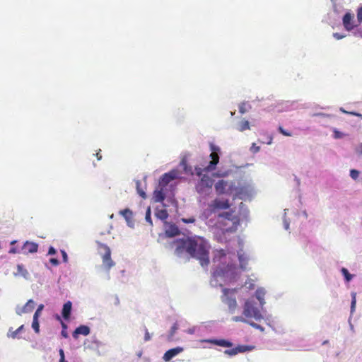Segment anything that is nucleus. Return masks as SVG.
<instances>
[{
    "label": "nucleus",
    "mask_w": 362,
    "mask_h": 362,
    "mask_svg": "<svg viewBox=\"0 0 362 362\" xmlns=\"http://www.w3.org/2000/svg\"><path fill=\"white\" fill-rule=\"evenodd\" d=\"M249 256L243 250L234 252L224 250L214 252L213 273L211 285L214 287L222 286L224 284L235 281L240 274V269L245 270Z\"/></svg>",
    "instance_id": "nucleus-1"
},
{
    "label": "nucleus",
    "mask_w": 362,
    "mask_h": 362,
    "mask_svg": "<svg viewBox=\"0 0 362 362\" xmlns=\"http://www.w3.org/2000/svg\"><path fill=\"white\" fill-rule=\"evenodd\" d=\"M171 247L175 249V254L180 257L189 255L199 259L202 267L207 266L209 263V243L202 237L194 236L177 239L171 243Z\"/></svg>",
    "instance_id": "nucleus-2"
},
{
    "label": "nucleus",
    "mask_w": 362,
    "mask_h": 362,
    "mask_svg": "<svg viewBox=\"0 0 362 362\" xmlns=\"http://www.w3.org/2000/svg\"><path fill=\"white\" fill-rule=\"evenodd\" d=\"M200 218L209 226L218 224L223 232H234L237 230L240 218L235 211H228L216 214V211L211 203L205 209Z\"/></svg>",
    "instance_id": "nucleus-3"
},
{
    "label": "nucleus",
    "mask_w": 362,
    "mask_h": 362,
    "mask_svg": "<svg viewBox=\"0 0 362 362\" xmlns=\"http://www.w3.org/2000/svg\"><path fill=\"white\" fill-rule=\"evenodd\" d=\"M209 148L210 151H211V154L209 155L211 160L209 161V164L205 167H195L194 174L197 176H201L202 172H211L214 170L216 168L217 164L219 162L221 148L213 143H210ZM180 166L182 167L185 173H191L192 175L194 174V173L192 171L191 168H189L187 166L186 161L182 160L180 163Z\"/></svg>",
    "instance_id": "nucleus-4"
},
{
    "label": "nucleus",
    "mask_w": 362,
    "mask_h": 362,
    "mask_svg": "<svg viewBox=\"0 0 362 362\" xmlns=\"http://www.w3.org/2000/svg\"><path fill=\"white\" fill-rule=\"evenodd\" d=\"M265 311L264 308L262 310L259 305L253 298L245 300L243 306V315L249 320L251 319L257 322L264 320L267 325L271 327V315H264Z\"/></svg>",
    "instance_id": "nucleus-5"
},
{
    "label": "nucleus",
    "mask_w": 362,
    "mask_h": 362,
    "mask_svg": "<svg viewBox=\"0 0 362 362\" xmlns=\"http://www.w3.org/2000/svg\"><path fill=\"white\" fill-rule=\"evenodd\" d=\"M96 244L98 245V253L102 258L103 267L108 272L115 265V262L111 258V250L105 243L96 241Z\"/></svg>",
    "instance_id": "nucleus-6"
},
{
    "label": "nucleus",
    "mask_w": 362,
    "mask_h": 362,
    "mask_svg": "<svg viewBox=\"0 0 362 362\" xmlns=\"http://www.w3.org/2000/svg\"><path fill=\"white\" fill-rule=\"evenodd\" d=\"M199 180L196 184L195 189L198 194L201 196H206L210 194L212 190L214 180L205 174L198 176Z\"/></svg>",
    "instance_id": "nucleus-7"
},
{
    "label": "nucleus",
    "mask_w": 362,
    "mask_h": 362,
    "mask_svg": "<svg viewBox=\"0 0 362 362\" xmlns=\"http://www.w3.org/2000/svg\"><path fill=\"white\" fill-rule=\"evenodd\" d=\"M254 193L255 187L251 180L240 182L238 185H236L235 196L241 199H245L252 197Z\"/></svg>",
    "instance_id": "nucleus-8"
},
{
    "label": "nucleus",
    "mask_w": 362,
    "mask_h": 362,
    "mask_svg": "<svg viewBox=\"0 0 362 362\" xmlns=\"http://www.w3.org/2000/svg\"><path fill=\"white\" fill-rule=\"evenodd\" d=\"M236 185L233 181L218 180L215 184V189L218 194H235Z\"/></svg>",
    "instance_id": "nucleus-9"
},
{
    "label": "nucleus",
    "mask_w": 362,
    "mask_h": 362,
    "mask_svg": "<svg viewBox=\"0 0 362 362\" xmlns=\"http://www.w3.org/2000/svg\"><path fill=\"white\" fill-rule=\"evenodd\" d=\"M236 291V289H223L222 301L228 306L231 313H234L238 305L235 296Z\"/></svg>",
    "instance_id": "nucleus-10"
},
{
    "label": "nucleus",
    "mask_w": 362,
    "mask_h": 362,
    "mask_svg": "<svg viewBox=\"0 0 362 362\" xmlns=\"http://www.w3.org/2000/svg\"><path fill=\"white\" fill-rule=\"evenodd\" d=\"M180 177V175L177 170H173L168 173H166L163 174L160 177L158 187L165 188L171 181L177 179Z\"/></svg>",
    "instance_id": "nucleus-11"
},
{
    "label": "nucleus",
    "mask_w": 362,
    "mask_h": 362,
    "mask_svg": "<svg viewBox=\"0 0 362 362\" xmlns=\"http://www.w3.org/2000/svg\"><path fill=\"white\" fill-rule=\"evenodd\" d=\"M354 16L350 12H346L342 18V23L347 31L352 30L356 25L354 24Z\"/></svg>",
    "instance_id": "nucleus-12"
},
{
    "label": "nucleus",
    "mask_w": 362,
    "mask_h": 362,
    "mask_svg": "<svg viewBox=\"0 0 362 362\" xmlns=\"http://www.w3.org/2000/svg\"><path fill=\"white\" fill-rule=\"evenodd\" d=\"M253 348L254 347L251 346L240 345L233 349L226 350L224 351V354L229 356H235L238 353H243L248 351H251L253 349Z\"/></svg>",
    "instance_id": "nucleus-13"
},
{
    "label": "nucleus",
    "mask_w": 362,
    "mask_h": 362,
    "mask_svg": "<svg viewBox=\"0 0 362 362\" xmlns=\"http://www.w3.org/2000/svg\"><path fill=\"white\" fill-rule=\"evenodd\" d=\"M22 252L25 255L35 253L38 250V245L34 242L25 241L21 248Z\"/></svg>",
    "instance_id": "nucleus-14"
},
{
    "label": "nucleus",
    "mask_w": 362,
    "mask_h": 362,
    "mask_svg": "<svg viewBox=\"0 0 362 362\" xmlns=\"http://www.w3.org/2000/svg\"><path fill=\"white\" fill-rule=\"evenodd\" d=\"M183 350H184V349L182 347H180V346H177L175 348L170 349L168 350L164 354V355L163 356V359L165 362H168V361H170L173 357L176 356L177 355H178L181 352H182Z\"/></svg>",
    "instance_id": "nucleus-15"
},
{
    "label": "nucleus",
    "mask_w": 362,
    "mask_h": 362,
    "mask_svg": "<svg viewBox=\"0 0 362 362\" xmlns=\"http://www.w3.org/2000/svg\"><path fill=\"white\" fill-rule=\"evenodd\" d=\"M119 214L126 220L127 226L133 228L134 227V221L133 220L132 211L129 209H126L124 210H121L119 211Z\"/></svg>",
    "instance_id": "nucleus-16"
},
{
    "label": "nucleus",
    "mask_w": 362,
    "mask_h": 362,
    "mask_svg": "<svg viewBox=\"0 0 362 362\" xmlns=\"http://www.w3.org/2000/svg\"><path fill=\"white\" fill-rule=\"evenodd\" d=\"M266 295V290L264 288H258L255 291V298L259 301V307L262 310L264 308L266 301L264 296Z\"/></svg>",
    "instance_id": "nucleus-17"
},
{
    "label": "nucleus",
    "mask_w": 362,
    "mask_h": 362,
    "mask_svg": "<svg viewBox=\"0 0 362 362\" xmlns=\"http://www.w3.org/2000/svg\"><path fill=\"white\" fill-rule=\"evenodd\" d=\"M212 206L216 209V211L219 209H226L229 207V203L227 199H216L211 202Z\"/></svg>",
    "instance_id": "nucleus-18"
},
{
    "label": "nucleus",
    "mask_w": 362,
    "mask_h": 362,
    "mask_svg": "<svg viewBox=\"0 0 362 362\" xmlns=\"http://www.w3.org/2000/svg\"><path fill=\"white\" fill-rule=\"evenodd\" d=\"M90 329L86 325H80L73 332V337L77 339L79 334L87 336L90 334Z\"/></svg>",
    "instance_id": "nucleus-19"
},
{
    "label": "nucleus",
    "mask_w": 362,
    "mask_h": 362,
    "mask_svg": "<svg viewBox=\"0 0 362 362\" xmlns=\"http://www.w3.org/2000/svg\"><path fill=\"white\" fill-rule=\"evenodd\" d=\"M202 341L214 344L223 347H231L233 346L230 341L225 339H204Z\"/></svg>",
    "instance_id": "nucleus-20"
},
{
    "label": "nucleus",
    "mask_w": 362,
    "mask_h": 362,
    "mask_svg": "<svg viewBox=\"0 0 362 362\" xmlns=\"http://www.w3.org/2000/svg\"><path fill=\"white\" fill-rule=\"evenodd\" d=\"M72 310V303L71 301L66 302L62 308V315L66 320L70 318V315Z\"/></svg>",
    "instance_id": "nucleus-21"
},
{
    "label": "nucleus",
    "mask_w": 362,
    "mask_h": 362,
    "mask_svg": "<svg viewBox=\"0 0 362 362\" xmlns=\"http://www.w3.org/2000/svg\"><path fill=\"white\" fill-rule=\"evenodd\" d=\"M24 330V325L20 326L16 330L13 331V328H9L7 332V337L12 339H21L20 334Z\"/></svg>",
    "instance_id": "nucleus-22"
},
{
    "label": "nucleus",
    "mask_w": 362,
    "mask_h": 362,
    "mask_svg": "<svg viewBox=\"0 0 362 362\" xmlns=\"http://www.w3.org/2000/svg\"><path fill=\"white\" fill-rule=\"evenodd\" d=\"M179 229L175 225H169L166 227L165 235L168 238H173L179 234Z\"/></svg>",
    "instance_id": "nucleus-23"
},
{
    "label": "nucleus",
    "mask_w": 362,
    "mask_h": 362,
    "mask_svg": "<svg viewBox=\"0 0 362 362\" xmlns=\"http://www.w3.org/2000/svg\"><path fill=\"white\" fill-rule=\"evenodd\" d=\"M159 189H156L153 192V199L155 202H162L165 197L164 193V188L158 187Z\"/></svg>",
    "instance_id": "nucleus-24"
},
{
    "label": "nucleus",
    "mask_w": 362,
    "mask_h": 362,
    "mask_svg": "<svg viewBox=\"0 0 362 362\" xmlns=\"http://www.w3.org/2000/svg\"><path fill=\"white\" fill-rule=\"evenodd\" d=\"M15 276H21L25 279H28L30 276L29 272L28 270L24 267L23 264H18L17 265V272L14 273Z\"/></svg>",
    "instance_id": "nucleus-25"
},
{
    "label": "nucleus",
    "mask_w": 362,
    "mask_h": 362,
    "mask_svg": "<svg viewBox=\"0 0 362 362\" xmlns=\"http://www.w3.org/2000/svg\"><path fill=\"white\" fill-rule=\"evenodd\" d=\"M35 307V302L33 300L30 299L28 300V302L25 303V305L22 308L21 312H26L30 313L31 312Z\"/></svg>",
    "instance_id": "nucleus-26"
},
{
    "label": "nucleus",
    "mask_w": 362,
    "mask_h": 362,
    "mask_svg": "<svg viewBox=\"0 0 362 362\" xmlns=\"http://www.w3.org/2000/svg\"><path fill=\"white\" fill-rule=\"evenodd\" d=\"M250 123L247 120H242L238 125V130L240 132H244L250 129Z\"/></svg>",
    "instance_id": "nucleus-27"
},
{
    "label": "nucleus",
    "mask_w": 362,
    "mask_h": 362,
    "mask_svg": "<svg viewBox=\"0 0 362 362\" xmlns=\"http://www.w3.org/2000/svg\"><path fill=\"white\" fill-rule=\"evenodd\" d=\"M156 216L160 220H165L168 216V214L165 209H160L157 211Z\"/></svg>",
    "instance_id": "nucleus-28"
},
{
    "label": "nucleus",
    "mask_w": 362,
    "mask_h": 362,
    "mask_svg": "<svg viewBox=\"0 0 362 362\" xmlns=\"http://www.w3.org/2000/svg\"><path fill=\"white\" fill-rule=\"evenodd\" d=\"M341 272L342 275L344 276V279L346 282H349L353 279L354 276L349 272L347 269H346L344 267L341 268Z\"/></svg>",
    "instance_id": "nucleus-29"
},
{
    "label": "nucleus",
    "mask_w": 362,
    "mask_h": 362,
    "mask_svg": "<svg viewBox=\"0 0 362 362\" xmlns=\"http://www.w3.org/2000/svg\"><path fill=\"white\" fill-rule=\"evenodd\" d=\"M360 174H361V172L356 169H351L349 171V176L354 181L358 180V179L360 176Z\"/></svg>",
    "instance_id": "nucleus-30"
},
{
    "label": "nucleus",
    "mask_w": 362,
    "mask_h": 362,
    "mask_svg": "<svg viewBox=\"0 0 362 362\" xmlns=\"http://www.w3.org/2000/svg\"><path fill=\"white\" fill-rule=\"evenodd\" d=\"M233 322H241L249 325L251 320H249L247 317H245L243 315L241 316H234L232 317Z\"/></svg>",
    "instance_id": "nucleus-31"
},
{
    "label": "nucleus",
    "mask_w": 362,
    "mask_h": 362,
    "mask_svg": "<svg viewBox=\"0 0 362 362\" xmlns=\"http://www.w3.org/2000/svg\"><path fill=\"white\" fill-rule=\"evenodd\" d=\"M351 313L352 314L355 311L356 304V293L352 292L351 294Z\"/></svg>",
    "instance_id": "nucleus-32"
},
{
    "label": "nucleus",
    "mask_w": 362,
    "mask_h": 362,
    "mask_svg": "<svg viewBox=\"0 0 362 362\" xmlns=\"http://www.w3.org/2000/svg\"><path fill=\"white\" fill-rule=\"evenodd\" d=\"M177 329H178V325L177 322H175L173 324V325L170 328V330L169 332V336H168L169 340H172L174 334L176 333Z\"/></svg>",
    "instance_id": "nucleus-33"
},
{
    "label": "nucleus",
    "mask_w": 362,
    "mask_h": 362,
    "mask_svg": "<svg viewBox=\"0 0 362 362\" xmlns=\"http://www.w3.org/2000/svg\"><path fill=\"white\" fill-rule=\"evenodd\" d=\"M333 137L336 139H342L345 136V134L343 133L342 132H340L336 128H333Z\"/></svg>",
    "instance_id": "nucleus-34"
},
{
    "label": "nucleus",
    "mask_w": 362,
    "mask_h": 362,
    "mask_svg": "<svg viewBox=\"0 0 362 362\" xmlns=\"http://www.w3.org/2000/svg\"><path fill=\"white\" fill-rule=\"evenodd\" d=\"M287 211H288V209H284V217H283L284 228L286 230H288L289 226H290V221L288 219H287L286 217Z\"/></svg>",
    "instance_id": "nucleus-35"
},
{
    "label": "nucleus",
    "mask_w": 362,
    "mask_h": 362,
    "mask_svg": "<svg viewBox=\"0 0 362 362\" xmlns=\"http://www.w3.org/2000/svg\"><path fill=\"white\" fill-rule=\"evenodd\" d=\"M140 185H141L140 181H136V185L137 192L143 199H146V192L143 189H141L140 188Z\"/></svg>",
    "instance_id": "nucleus-36"
},
{
    "label": "nucleus",
    "mask_w": 362,
    "mask_h": 362,
    "mask_svg": "<svg viewBox=\"0 0 362 362\" xmlns=\"http://www.w3.org/2000/svg\"><path fill=\"white\" fill-rule=\"evenodd\" d=\"M247 107L250 108V106L247 103H243L239 106V112L241 114H244L247 112Z\"/></svg>",
    "instance_id": "nucleus-37"
},
{
    "label": "nucleus",
    "mask_w": 362,
    "mask_h": 362,
    "mask_svg": "<svg viewBox=\"0 0 362 362\" xmlns=\"http://www.w3.org/2000/svg\"><path fill=\"white\" fill-rule=\"evenodd\" d=\"M32 328L36 333H38L40 332V325L38 319H33Z\"/></svg>",
    "instance_id": "nucleus-38"
},
{
    "label": "nucleus",
    "mask_w": 362,
    "mask_h": 362,
    "mask_svg": "<svg viewBox=\"0 0 362 362\" xmlns=\"http://www.w3.org/2000/svg\"><path fill=\"white\" fill-rule=\"evenodd\" d=\"M145 219L151 226L153 225V221L151 217V208L148 206L146 211Z\"/></svg>",
    "instance_id": "nucleus-39"
},
{
    "label": "nucleus",
    "mask_w": 362,
    "mask_h": 362,
    "mask_svg": "<svg viewBox=\"0 0 362 362\" xmlns=\"http://www.w3.org/2000/svg\"><path fill=\"white\" fill-rule=\"evenodd\" d=\"M44 308V305L43 304H40L38 305L35 313H34V315H33V318L35 319H38L39 318V316L41 314V312L42 311Z\"/></svg>",
    "instance_id": "nucleus-40"
},
{
    "label": "nucleus",
    "mask_w": 362,
    "mask_h": 362,
    "mask_svg": "<svg viewBox=\"0 0 362 362\" xmlns=\"http://www.w3.org/2000/svg\"><path fill=\"white\" fill-rule=\"evenodd\" d=\"M249 325L255 328V329H259L260 332H263L264 331V328L261 326L260 325L253 322V321H250V322H249Z\"/></svg>",
    "instance_id": "nucleus-41"
},
{
    "label": "nucleus",
    "mask_w": 362,
    "mask_h": 362,
    "mask_svg": "<svg viewBox=\"0 0 362 362\" xmlns=\"http://www.w3.org/2000/svg\"><path fill=\"white\" fill-rule=\"evenodd\" d=\"M339 110L344 113V114H348V115H354V116H356V117H359L362 119V115L360 114V113H358V112H348L346 110H345L343 107H340L339 108Z\"/></svg>",
    "instance_id": "nucleus-42"
},
{
    "label": "nucleus",
    "mask_w": 362,
    "mask_h": 362,
    "mask_svg": "<svg viewBox=\"0 0 362 362\" xmlns=\"http://www.w3.org/2000/svg\"><path fill=\"white\" fill-rule=\"evenodd\" d=\"M199 329V327L197 326H194L191 328H189L187 330H186V332L189 334H194L196 332H197Z\"/></svg>",
    "instance_id": "nucleus-43"
},
{
    "label": "nucleus",
    "mask_w": 362,
    "mask_h": 362,
    "mask_svg": "<svg viewBox=\"0 0 362 362\" xmlns=\"http://www.w3.org/2000/svg\"><path fill=\"white\" fill-rule=\"evenodd\" d=\"M245 286L249 289H252L255 286V284L252 279H248L245 281Z\"/></svg>",
    "instance_id": "nucleus-44"
},
{
    "label": "nucleus",
    "mask_w": 362,
    "mask_h": 362,
    "mask_svg": "<svg viewBox=\"0 0 362 362\" xmlns=\"http://www.w3.org/2000/svg\"><path fill=\"white\" fill-rule=\"evenodd\" d=\"M260 150V147L258 146H256L255 143L252 144V146L250 147V151L253 153H257Z\"/></svg>",
    "instance_id": "nucleus-45"
},
{
    "label": "nucleus",
    "mask_w": 362,
    "mask_h": 362,
    "mask_svg": "<svg viewBox=\"0 0 362 362\" xmlns=\"http://www.w3.org/2000/svg\"><path fill=\"white\" fill-rule=\"evenodd\" d=\"M59 356H60V358H59V362H68L65 360V355H64V352L63 351V349H59Z\"/></svg>",
    "instance_id": "nucleus-46"
},
{
    "label": "nucleus",
    "mask_w": 362,
    "mask_h": 362,
    "mask_svg": "<svg viewBox=\"0 0 362 362\" xmlns=\"http://www.w3.org/2000/svg\"><path fill=\"white\" fill-rule=\"evenodd\" d=\"M240 209L243 210V216L246 217L247 216L248 211L245 208V205L243 203H240Z\"/></svg>",
    "instance_id": "nucleus-47"
},
{
    "label": "nucleus",
    "mask_w": 362,
    "mask_h": 362,
    "mask_svg": "<svg viewBox=\"0 0 362 362\" xmlns=\"http://www.w3.org/2000/svg\"><path fill=\"white\" fill-rule=\"evenodd\" d=\"M279 131L281 134H282L284 136H291V134L287 131H286L284 129H283L281 127H279Z\"/></svg>",
    "instance_id": "nucleus-48"
},
{
    "label": "nucleus",
    "mask_w": 362,
    "mask_h": 362,
    "mask_svg": "<svg viewBox=\"0 0 362 362\" xmlns=\"http://www.w3.org/2000/svg\"><path fill=\"white\" fill-rule=\"evenodd\" d=\"M355 151L357 154L362 156V142L360 143L355 148Z\"/></svg>",
    "instance_id": "nucleus-49"
},
{
    "label": "nucleus",
    "mask_w": 362,
    "mask_h": 362,
    "mask_svg": "<svg viewBox=\"0 0 362 362\" xmlns=\"http://www.w3.org/2000/svg\"><path fill=\"white\" fill-rule=\"evenodd\" d=\"M333 37L336 40H341V39L345 37V35H343V34H341V33H333Z\"/></svg>",
    "instance_id": "nucleus-50"
},
{
    "label": "nucleus",
    "mask_w": 362,
    "mask_h": 362,
    "mask_svg": "<svg viewBox=\"0 0 362 362\" xmlns=\"http://www.w3.org/2000/svg\"><path fill=\"white\" fill-rule=\"evenodd\" d=\"M357 19L359 23H361L362 21V6L358 9Z\"/></svg>",
    "instance_id": "nucleus-51"
},
{
    "label": "nucleus",
    "mask_w": 362,
    "mask_h": 362,
    "mask_svg": "<svg viewBox=\"0 0 362 362\" xmlns=\"http://www.w3.org/2000/svg\"><path fill=\"white\" fill-rule=\"evenodd\" d=\"M151 337L150 333L148 332V329H145V335H144V341H148L151 339Z\"/></svg>",
    "instance_id": "nucleus-52"
},
{
    "label": "nucleus",
    "mask_w": 362,
    "mask_h": 362,
    "mask_svg": "<svg viewBox=\"0 0 362 362\" xmlns=\"http://www.w3.org/2000/svg\"><path fill=\"white\" fill-rule=\"evenodd\" d=\"M182 221L185 223H192L195 221V219L194 218H182Z\"/></svg>",
    "instance_id": "nucleus-53"
},
{
    "label": "nucleus",
    "mask_w": 362,
    "mask_h": 362,
    "mask_svg": "<svg viewBox=\"0 0 362 362\" xmlns=\"http://www.w3.org/2000/svg\"><path fill=\"white\" fill-rule=\"evenodd\" d=\"M61 253L62 255L63 262H67L68 261V255L64 250H61Z\"/></svg>",
    "instance_id": "nucleus-54"
},
{
    "label": "nucleus",
    "mask_w": 362,
    "mask_h": 362,
    "mask_svg": "<svg viewBox=\"0 0 362 362\" xmlns=\"http://www.w3.org/2000/svg\"><path fill=\"white\" fill-rule=\"evenodd\" d=\"M56 252H57L56 250L52 246H50L49 247V250H48L49 255H54L56 254Z\"/></svg>",
    "instance_id": "nucleus-55"
},
{
    "label": "nucleus",
    "mask_w": 362,
    "mask_h": 362,
    "mask_svg": "<svg viewBox=\"0 0 362 362\" xmlns=\"http://www.w3.org/2000/svg\"><path fill=\"white\" fill-rule=\"evenodd\" d=\"M49 262L52 264L54 265V266H57L59 264V262L57 259L56 258H51L49 259Z\"/></svg>",
    "instance_id": "nucleus-56"
},
{
    "label": "nucleus",
    "mask_w": 362,
    "mask_h": 362,
    "mask_svg": "<svg viewBox=\"0 0 362 362\" xmlns=\"http://www.w3.org/2000/svg\"><path fill=\"white\" fill-rule=\"evenodd\" d=\"M228 175V173L226 172L225 173H222L221 171H218L215 175L216 177H226V175Z\"/></svg>",
    "instance_id": "nucleus-57"
},
{
    "label": "nucleus",
    "mask_w": 362,
    "mask_h": 362,
    "mask_svg": "<svg viewBox=\"0 0 362 362\" xmlns=\"http://www.w3.org/2000/svg\"><path fill=\"white\" fill-rule=\"evenodd\" d=\"M21 311H22V308H19V307L16 308V313H17V315H21L23 313H26V312H21Z\"/></svg>",
    "instance_id": "nucleus-58"
},
{
    "label": "nucleus",
    "mask_w": 362,
    "mask_h": 362,
    "mask_svg": "<svg viewBox=\"0 0 362 362\" xmlns=\"http://www.w3.org/2000/svg\"><path fill=\"white\" fill-rule=\"evenodd\" d=\"M8 252L10 254H16L19 253L20 252L16 247H12L9 250Z\"/></svg>",
    "instance_id": "nucleus-59"
},
{
    "label": "nucleus",
    "mask_w": 362,
    "mask_h": 362,
    "mask_svg": "<svg viewBox=\"0 0 362 362\" xmlns=\"http://www.w3.org/2000/svg\"><path fill=\"white\" fill-rule=\"evenodd\" d=\"M302 215L303 216V217H304L305 218H308V213H307V211H303L302 212Z\"/></svg>",
    "instance_id": "nucleus-60"
},
{
    "label": "nucleus",
    "mask_w": 362,
    "mask_h": 362,
    "mask_svg": "<svg viewBox=\"0 0 362 362\" xmlns=\"http://www.w3.org/2000/svg\"><path fill=\"white\" fill-rule=\"evenodd\" d=\"M62 335L64 337H65V338H66V337H68L67 333H66V332H64V331H62Z\"/></svg>",
    "instance_id": "nucleus-61"
},
{
    "label": "nucleus",
    "mask_w": 362,
    "mask_h": 362,
    "mask_svg": "<svg viewBox=\"0 0 362 362\" xmlns=\"http://www.w3.org/2000/svg\"><path fill=\"white\" fill-rule=\"evenodd\" d=\"M142 351H139V352H137L136 354V356L139 357V358H141V356H142Z\"/></svg>",
    "instance_id": "nucleus-62"
},
{
    "label": "nucleus",
    "mask_w": 362,
    "mask_h": 362,
    "mask_svg": "<svg viewBox=\"0 0 362 362\" xmlns=\"http://www.w3.org/2000/svg\"><path fill=\"white\" fill-rule=\"evenodd\" d=\"M272 143V138H270L269 140H268L267 144H271Z\"/></svg>",
    "instance_id": "nucleus-63"
},
{
    "label": "nucleus",
    "mask_w": 362,
    "mask_h": 362,
    "mask_svg": "<svg viewBox=\"0 0 362 362\" xmlns=\"http://www.w3.org/2000/svg\"><path fill=\"white\" fill-rule=\"evenodd\" d=\"M16 243H17V241H16V240H13V241H11V245H14V244H16Z\"/></svg>",
    "instance_id": "nucleus-64"
}]
</instances>
